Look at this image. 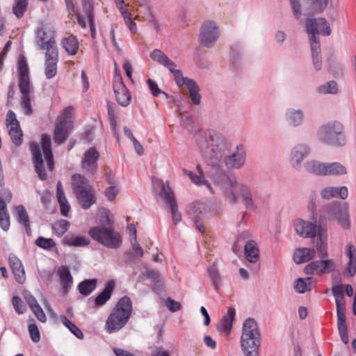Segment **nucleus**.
Returning a JSON list of instances; mask_svg holds the SVG:
<instances>
[{"label": "nucleus", "mask_w": 356, "mask_h": 356, "mask_svg": "<svg viewBox=\"0 0 356 356\" xmlns=\"http://www.w3.org/2000/svg\"><path fill=\"white\" fill-rule=\"evenodd\" d=\"M36 43L40 49H45L46 53L58 51L53 32L46 31L44 27L38 28L37 30Z\"/></svg>", "instance_id": "nucleus-16"}, {"label": "nucleus", "mask_w": 356, "mask_h": 356, "mask_svg": "<svg viewBox=\"0 0 356 356\" xmlns=\"http://www.w3.org/2000/svg\"><path fill=\"white\" fill-rule=\"evenodd\" d=\"M316 139L326 145L342 147L346 144L344 127L337 120L329 121L321 125L316 131Z\"/></svg>", "instance_id": "nucleus-4"}, {"label": "nucleus", "mask_w": 356, "mask_h": 356, "mask_svg": "<svg viewBox=\"0 0 356 356\" xmlns=\"http://www.w3.org/2000/svg\"><path fill=\"white\" fill-rule=\"evenodd\" d=\"M79 204L84 209H89L96 202L94 190L92 188L75 194Z\"/></svg>", "instance_id": "nucleus-30"}, {"label": "nucleus", "mask_w": 356, "mask_h": 356, "mask_svg": "<svg viewBox=\"0 0 356 356\" xmlns=\"http://www.w3.org/2000/svg\"><path fill=\"white\" fill-rule=\"evenodd\" d=\"M8 261L15 280L20 284H24L26 281V274L22 261L14 254H10Z\"/></svg>", "instance_id": "nucleus-24"}, {"label": "nucleus", "mask_w": 356, "mask_h": 356, "mask_svg": "<svg viewBox=\"0 0 356 356\" xmlns=\"http://www.w3.org/2000/svg\"><path fill=\"white\" fill-rule=\"evenodd\" d=\"M83 10L88 19L94 18V8L92 0H82Z\"/></svg>", "instance_id": "nucleus-56"}, {"label": "nucleus", "mask_w": 356, "mask_h": 356, "mask_svg": "<svg viewBox=\"0 0 356 356\" xmlns=\"http://www.w3.org/2000/svg\"><path fill=\"white\" fill-rule=\"evenodd\" d=\"M160 307H166L171 312H177L181 309V304L172 299L170 297L160 298L159 301Z\"/></svg>", "instance_id": "nucleus-41"}, {"label": "nucleus", "mask_w": 356, "mask_h": 356, "mask_svg": "<svg viewBox=\"0 0 356 356\" xmlns=\"http://www.w3.org/2000/svg\"><path fill=\"white\" fill-rule=\"evenodd\" d=\"M19 89L22 94L21 106L26 115L32 113L30 93L31 85L29 75V68L24 56H20L17 65Z\"/></svg>", "instance_id": "nucleus-7"}, {"label": "nucleus", "mask_w": 356, "mask_h": 356, "mask_svg": "<svg viewBox=\"0 0 356 356\" xmlns=\"http://www.w3.org/2000/svg\"><path fill=\"white\" fill-rule=\"evenodd\" d=\"M115 281L108 282L104 290L95 298L94 302L96 307L103 306L110 298L115 288Z\"/></svg>", "instance_id": "nucleus-35"}, {"label": "nucleus", "mask_w": 356, "mask_h": 356, "mask_svg": "<svg viewBox=\"0 0 356 356\" xmlns=\"http://www.w3.org/2000/svg\"><path fill=\"white\" fill-rule=\"evenodd\" d=\"M337 327H347L345 305L337 306Z\"/></svg>", "instance_id": "nucleus-55"}, {"label": "nucleus", "mask_w": 356, "mask_h": 356, "mask_svg": "<svg viewBox=\"0 0 356 356\" xmlns=\"http://www.w3.org/2000/svg\"><path fill=\"white\" fill-rule=\"evenodd\" d=\"M293 225L296 233L301 237L314 238L316 236L318 225H316L313 222L302 219H297Z\"/></svg>", "instance_id": "nucleus-23"}, {"label": "nucleus", "mask_w": 356, "mask_h": 356, "mask_svg": "<svg viewBox=\"0 0 356 356\" xmlns=\"http://www.w3.org/2000/svg\"><path fill=\"white\" fill-rule=\"evenodd\" d=\"M45 76L47 79H51L56 75L57 63L58 60V52L51 51L45 53Z\"/></svg>", "instance_id": "nucleus-28"}, {"label": "nucleus", "mask_w": 356, "mask_h": 356, "mask_svg": "<svg viewBox=\"0 0 356 356\" xmlns=\"http://www.w3.org/2000/svg\"><path fill=\"white\" fill-rule=\"evenodd\" d=\"M6 124L7 127L10 128L11 127H17L19 125V123L16 118L15 113L9 111L6 115Z\"/></svg>", "instance_id": "nucleus-64"}, {"label": "nucleus", "mask_w": 356, "mask_h": 356, "mask_svg": "<svg viewBox=\"0 0 356 356\" xmlns=\"http://www.w3.org/2000/svg\"><path fill=\"white\" fill-rule=\"evenodd\" d=\"M113 88L118 103L122 106H128L130 104L131 95L120 74H115L113 77Z\"/></svg>", "instance_id": "nucleus-15"}, {"label": "nucleus", "mask_w": 356, "mask_h": 356, "mask_svg": "<svg viewBox=\"0 0 356 356\" xmlns=\"http://www.w3.org/2000/svg\"><path fill=\"white\" fill-rule=\"evenodd\" d=\"M306 29L309 34L314 35L322 34L328 36L332 32L329 22L323 17L307 19Z\"/></svg>", "instance_id": "nucleus-18"}, {"label": "nucleus", "mask_w": 356, "mask_h": 356, "mask_svg": "<svg viewBox=\"0 0 356 356\" xmlns=\"http://www.w3.org/2000/svg\"><path fill=\"white\" fill-rule=\"evenodd\" d=\"M119 193V189L115 184H109V186L105 190L104 195L109 201L113 200Z\"/></svg>", "instance_id": "nucleus-57"}, {"label": "nucleus", "mask_w": 356, "mask_h": 356, "mask_svg": "<svg viewBox=\"0 0 356 356\" xmlns=\"http://www.w3.org/2000/svg\"><path fill=\"white\" fill-rule=\"evenodd\" d=\"M10 222L8 212L0 213V227L3 231H8L10 229Z\"/></svg>", "instance_id": "nucleus-60"}, {"label": "nucleus", "mask_w": 356, "mask_h": 356, "mask_svg": "<svg viewBox=\"0 0 356 356\" xmlns=\"http://www.w3.org/2000/svg\"><path fill=\"white\" fill-rule=\"evenodd\" d=\"M60 321L63 324L69 329V330L74 334L78 339H82L83 334L81 330L66 316H61Z\"/></svg>", "instance_id": "nucleus-46"}, {"label": "nucleus", "mask_w": 356, "mask_h": 356, "mask_svg": "<svg viewBox=\"0 0 356 356\" xmlns=\"http://www.w3.org/2000/svg\"><path fill=\"white\" fill-rule=\"evenodd\" d=\"M332 294L334 296L336 306H343L346 305L343 294V288L341 284H335L332 288Z\"/></svg>", "instance_id": "nucleus-45"}, {"label": "nucleus", "mask_w": 356, "mask_h": 356, "mask_svg": "<svg viewBox=\"0 0 356 356\" xmlns=\"http://www.w3.org/2000/svg\"><path fill=\"white\" fill-rule=\"evenodd\" d=\"M107 108H108V120L110 121V124L111 125L112 129L114 132V136L118 140V136H117V134H116L117 122H116V120H115V104L111 102H107Z\"/></svg>", "instance_id": "nucleus-50"}, {"label": "nucleus", "mask_w": 356, "mask_h": 356, "mask_svg": "<svg viewBox=\"0 0 356 356\" xmlns=\"http://www.w3.org/2000/svg\"><path fill=\"white\" fill-rule=\"evenodd\" d=\"M316 257L314 249L302 248L297 250L293 255V259L296 264L307 262Z\"/></svg>", "instance_id": "nucleus-38"}, {"label": "nucleus", "mask_w": 356, "mask_h": 356, "mask_svg": "<svg viewBox=\"0 0 356 356\" xmlns=\"http://www.w3.org/2000/svg\"><path fill=\"white\" fill-rule=\"evenodd\" d=\"M244 254L250 263H257L259 258V249L257 242L253 240L248 241L244 246Z\"/></svg>", "instance_id": "nucleus-32"}, {"label": "nucleus", "mask_w": 356, "mask_h": 356, "mask_svg": "<svg viewBox=\"0 0 356 356\" xmlns=\"http://www.w3.org/2000/svg\"><path fill=\"white\" fill-rule=\"evenodd\" d=\"M28 0H15L13 8V13L17 18H22L28 8Z\"/></svg>", "instance_id": "nucleus-51"}, {"label": "nucleus", "mask_w": 356, "mask_h": 356, "mask_svg": "<svg viewBox=\"0 0 356 356\" xmlns=\"http://www.w3.org/2000/svg\"><path fill=\"white\" fill-rule=\"evenodd\" d=\"M30 149L33 154L35 172L41 180H46L47 179V174L44 168V163L39 145L36 143L32 142L30 143Z\"/></svg>", "instance_id": "nucleus-22"}, {"label": "nucleus", "mask_w": 356, "mask_h": 356, "mask_svg": "<svg viewBox=\"0 0 356 356\" xmlns=\"http://www.w3.org/2000/svg\"><path fill=\"white\" fill-rule=\"evenodd\" d=\"M240 344L245 356L259 355L260 333L257 323L253 318H248L244 321Z\"/></svg>", "instance_id": "nucleus-5"}, {"label": "nucleus", "mask_w": 356, "mask_h": 356, "mask_svg": "<svg viewBox=\"0 0 356 356\" xmlns=\"http://www.w3.org/2000/svg\"><path fill=\"white\" fill-rule=\"evenodd\" d=\"M312 284V278L311 277H307L305 280L298 278L295 282L294 287L297 292L302 293L311 289Z\"/></svg>", "instance_id": "nucleus-44"}, {"label": "nucleus", "mask_w": 356, "mask_h": 356, "mask_svg": "<svg viewBox=\"0 0 356 356\" xmlns=\"http://www.w3.org/2000/svg\"><path fill=\"white\" fill-rule=\"evenodd\" d=\"M197 145L204 160L210 165H215L225 156L229 145L223 136L218 133H211L209 140L199 136Z\"/></svg>", "instance_id": "nucleus-1"}, {"label": "nucleus", "mask_w": 356, "mask_h": 356, "mask_svg": "<svg viewBox=\"0 0 356 356\" xmlns=\"http://www.w3.org/2000/svg\"><path fill=\"white\" fill-rule=\"evenodd\" d=\"M132 313V302L129 297L123 296L115 304L108 316L105 330L114 333L121 330L129 320Z\"/></svg>", "instance_id": "nucleus-3"}, {"label": "nucleus", "mask_w": 356, "mask_h": 356, "mask_svg": "<svg viewBox=\"0 0 356 356\" xmlns=\"http://www.w3.org/2000/svg\"><path fill=\"white\" fill-rule=\"evenodd\" d=\"M213 211L214 207L213 204L199 201L188 204L186 209V214L193 219L196 227L202 232L204 231V226L200 222V220L209 217Z\"/></svg>", "instance_id": "nucleus-12"}, {"label": "nucleus", "mask_w": 356, "mask_h": 356, "mask_svg": "<svg viewBox=\"0 0 356 356\" xmlns=\"http://www.w3.org/2000/svg\"><path fill=\"white\" fill-rule=\"evenodd\" d=\"M184 172L190 177L191 181L194 184L197 186H204L211 191V186L210 183L205 179L204 175L194 174L193 172L186 170H184Z\"/></svg>", "instance_id": "nucleus-42"}, {"label": "nucleus", "mask_w": 356, "mask_h": 356, "mask_svg": "<svg viewBox=\"0 0 356 356\" xmlns=\"http://www.w3.org/2000/svg\"><path fill=\"white\" fill-rule=\"evenodd\" d=\"M99 153L95 147L89 148L83 155L81 168L88 175H93L97 170V161Z\"/></svg>", "instance_id": "nucleus-20"}, {"label": "nucleus", "mask_w": 356, "mask_h": 356, "mask_svg": "<svg viewBox=\"0 0 356 356\" xmlns=\"http://www.w3.org/2000/svg\"><path fill=\"white\" fill-rule=\"evenodd\" d=\"M312 152L311 146L305 143L295 145L290 150V164L296 170H300L302 161Z\"/></svg>", "instance_id": "nucleus-14"}, {"label": "nucleus", "mask_w": 356, "mask_h": 356, "mask_svg": "<svg viewBox=\"0 0 356 356\" xmlns=\"http://www.w3.org/2000/svg\"><path fill=\"white\" fill-rule=\"evenodd\" d=\"M107 226L95 227L90 229L89 234L95 241L104 246L117 249L122 244V237L120 233L114 231L113 221L108 216L106 217Z\"/></svg>", "instance_id": "nucleus-8"}, {"label": "nucleus", "mask_w": 356, "mask_h": 356, "mask_svg": "<svg viewBox=\"0 0 356 356\" xmlns=\"http://www.w3.org/2000/svg\"><path fill=\"white\" fill-rule=\"evenodd\" d=\"M210 278L211 279L215 289L218 290L221 284V277L216 265H212L208 268Z\"/></svg>", "instance_id": "nucleus-52"}, {"label": "nucleus", "mask_w": 356, "mask_h": 356, "mask_svg": "<svg viewBox=\"0 0 356 356\" xmlns=\"http://www.w3.org/2000/svg\"><path fill=\"white\" fill-rule=\"evenodd\" d=\"M325 214L330 220H335L343 229H349L350 222L348 209L339 202H335L327 206Z\"/></svg>", "instance_id": "nucleus-13"}, {"label": "nucleus", "mask_w": 356, "mask_h": 356, "mask_svg": "<svg viewBox=\"0 0 356 356\" xmlns=\"http://www.w3.org/2000/svg\"><path fill=\"white\" fill-rule=\"evenodd\" d=\"M337 90V84L334 81H328L316 88V91L320 94H335Z\"/></svg>", "instance_id": "nucleus-48"}, {"label": "nucleus", "mask_w": 356, "mask_h": 356, "mask_svg": "<svg viewBox=\"0 0 356 356\" xmlns=\"http://www.w3.org/2000/svg\"><path fill=\"white\" fill-rule=\"evenodd\" d=\"M347 172L346 166L339 162L325 163L324 176H340Z\"/></svg>", "instance_id": "nucleus-37"}, {"label": "nucleus", "mask_w": 356, "mask_h": 356, "mask_svg": "<svg viewBox=\"0 0 356 356\" xmlns=\"http://www.w3.org/2000/svg\"><path fill=\"white\" fill-rule=\"evenodd\" d=\"M335 264L327 257L314 261L305 267V273L307 275H322L335 269Z\"/></svg>", "instance_id": "nucleus-19"}, {"label": "nucleus", "mask_w": 356, "mask_h": 356, "mask_svg": "<svg viewBox=\"0 0 356 356\" xmlns=\"http://www.w3.org/2000/svg\"><path fill=\"white\" fill-rule=\"evenodd\" d=\"M88 179L81 174H75L72 177V188L74 194L92 188Z\"/></svg>", "instance_id": "nucleus-36"}, {"label": "nucleus", "mask_w": 356, "mask_h": 356, "mask_svg": "<svg viewBox=\"0 0 356 356\" xmlns=\"http://www.w3.org/2000/svg\"><path fill=\"white\" fill-rule=\"evenodd\" d=\"M320 195L323 199L329 200L333 197H339L346 200L348 195V190L346 186H327L322 188Z\"/></svg>", "instance_id": "nucleus-26"}, {"label": "nucleus", "mask_w": 356, "mask_h": 356, "mask_svg": "<svg viewBox=\"0 0 356 356\" xmlns=\"http://www.w3.org/2000/svg\"><path fill=\"white\" fill-rule=\"evenodd\" d=\"M29 332L31 340L37 343L40 340V334L38 326L35 323L29 325Z\"/></svg>", "instance_id": "nucleus-59"}, {"label": "nucleus", "mask_w": 356, "mask_h": 356, "mask_svg": "<svg viewBox=\"0 0 356 356\" xmlns=\"http://www.w3.org/2000/svg\"><path fill=\"white\" fill-rule=\"evenodd\" d=\"M235 313L236 312L234 308L229 307L228 309L227 314L222 318L216 326V328L219 332H223L226 335H229L230 334Z\"/></svg>", "instance_id": "nucleus-31"}, {"label": "nucleus", "mask_w": 356, "mask_h": 356, "mask_svg": "<svg viewBox=\"0 0 356 356\" xmlns=\"http://www.w3.org/2000/svg\"><path fill=\"white\" fill-rule=\"evenodd\" d=\"M246 152L241 146H237L234 151L223 158V163L229 170L241 168L245 163Z\"/></svg>", "instance_id": "nucleus-17"}, {"label": "nucleus", "mask_w": 356, "mask_h": 356, "mask_svg": "<svg viewBox=\"0 0 356 356\" xmlns=\"http://www.w3.org/2000/svg\"><path fill=\"white\" fill-rule=\"evenodd\" d=\"M304 169L309 173L324 176L325 163L316 160H309L303 165Z\"/></svg>", "instance_id": "nucleus-39"}, {"label": "nucleus", "mask_w": 356, "mask_h": 356, "mask_svg": "<svg viewBox=\"0 0 356 356\" xmlns=\"http://www.w3.org/2000/svg\"><path fill=\"white\" fill-rule=\"evenodd\" d=\"M159 196L162 204L171 214L174 225H177L182 220L181 213L179 210L178 202L175 193L168 181H161L159 184Z\"/></svg>", "instance_id": "nucleus-9"}, {"label": "nucleus", "mask_w": 356, "mask_h": 356, "mask_svg": "<svg viewBox=\"0 0 356 356\" xmlns=\"http://www.w3.org/2000/svg\"><path fill=\"white\" fill-rule=\"evenodd\" d=\"M59 281L64 293H67L73 284V278L67 266H62L58 270Z\"/></svg>", "instance_id": "nucleus-33"}, {"label": "nucleus", "mask_w": 356, "mask_h": 356, "mask_svg": "<svg viewBox=\"0 0 356 356\" xmlns=\"http://www.w3.org/2000/svg\"><path fill=\"white\" fill-rule=\"evenodd\" d=\"M61 45L70 55H75L79 49L78 40L73 35L63 38Z\"/></svg>", "instance_id": "nucleus-40"}, {"label": "nucleus", "mask_w": 356, "mask_h": 356, "mask_svg": "<svg viewBox=\"0 0 356 356\" xmlns=\"http://www.w3.org/2000/svg\"><path fill=\"white\" fill-rule=\"evenodd\" d=\"M12 302L13 307L17 314H22L24 313L25 307L23 304L22 300L19 296H14L13 298Z\"/></svg>", "instance_id": "nucleus-61"}, {"label": "nucleus", "mask_w": 356, "mask_h": 356, "mask_svg": "<svg viewBox=\"0 0 356 356\" xmlns=\"http://www.w3.org/2000/svg\"><path fill=\"white\" fill-rule=\"evenodd\" d=\"M223 188L225 197L230 204H236L241 201L246 209L254 208L252 195L247 185L237 181L236 179L227 177Z\"/></svg>", "instance_id": "nucleus-6"}, {"label": "nucleus", "mask_w": 356, "mask_h": 356, "mask_svg": "<svg viewBox=\"0 0 356 356\" xmlns=\"http://www.w3.org/2000/svg\"><path fill=\"white\" fill-rule=\"evenodd\" d=\"M304 1H309V0H303ZM312 1L313 7L312 10L314 13H321L323 12L330 4V0H311Z\"/></svg>", "instance_id": "nucleus-54"}, {"label": "nucleus", "mask_w": 356, "mask_h": 356, "mask_svg": "<svg viewBox=\"0 0 356 356\" xmlns=\"http://www.w3.org/2000/svg\"><path fill=\"white\" fill-rule=\"evenodd\" d=\"M220 36L218 23L215 20H206L200 26L198 42L206 48H211L216 44Z\"/></svg>", "instance_id": "nucleus-11"}, {"label": "nucleus", "mask_w": 356, "mask_h": 356, "mask_svg": "<svg viewBox=\"0 0 356 356\" xmlns=\"http://www.w3.org/2000/svg\"><path fill=\"white\" fill-rule=\"evenodd\" d=\"M56 197L59 204L68 202L63 188V184L60 181H58L56 185Z\"/></svg>", "instance_id": "nucleus-62"}, {"label": "nucleus", "mask_w": 356, "mask_h": 356, "mask_svg": "<svg viewBox=\"0 0 356 356\" xmlns=\"http://www.w3.org/2000/svg\"><path fill=\"white\" fill-rule=\"evenodd\" d=\"M70 223L66 220H60L55 222L52 225L54 234L58 236H63L68 229Z\"/></svg>", "instance_id": "nucleus-49"}, {"label": "nucleus", "mask_w": 356, "mask_h": 356, "mask_svg": "<svg viewBox=\"0 0 356 356\" xmlns=\"http://www.w3.org/2000/svg\"><path fill=\"white\" fill-rule=\"evenodd\" d=\"M157 62L172 74L174 81L179 88L185 86L188 89L189 97L194 104H200V88L193 79L184 76L181 71L177 69L176 64L160 50H157Z\"/></svg>", "instance_id": "nucleus-2"}, {"label": "nucleus", "mask_w": 356, "mask_h": 356, "mask_svg": "<svg viewBox=\"0 0 356 356\" xmlns=\"http://www.w3.org/2000/svg\"><path fill=\"white\" fill-rule=\"evenodd\" d=\"M41 143L44 156L47 163V170L51 172L54 168V161L51 151L50 136L46 134H42Z\"/></svg>", "instance_id": "nucleus-27"}, {"label": "nucleus", "mask_w": 356, "mask_h": 356, "mask_svg": "<svg viewBox=\"0 0 356 356\" xmlns=\"http://www.w3.org/2000/svg\"><path fill=\"white\" fill-rule=\"evenodd\" d=\"M293 10V16L298 19L302 15L301 5L300 0H289Z\"/></svg>", "instance_id": "nucleus-63"}, {"label": "nucleus", "mask_w": 356, "mask_h": 356, "mask_svg": "<svg viewBox=\"0 0 356 356\" xmlns=\"http://www.w3.org/2000/svg\"><path fill=\"white\" fill-rule=\"evenodd\" d=\"M67 243L72 246L81 247L88 245V241L83 236H76L68 238Z\"/></svg>", "instance_id": "nucleus-58"}, {"label": "nucleus", "mask_w": 356, "mask_h": 356, "mask_svg": "<svg viewBox=\"0 0 356 356\" xmlns=\"http://www.w3.org/2000/svg\"><path fill=\"white\" fill-rule=\"evenodd\" d=\"M35 245L44 250H51L56 246V243L52 238H46L42 236L38 237L35 242Z\"/></svg>", "instance_id": "nucleus-53"}, {"label": "nucleus", "mask_w": 356, "mask_h": 356, "mask_svg": "<svg viewBox=\"0 0 356 356\" xmlns=\"http://www.w3.org/2000/svg\"><path fill=\"white\" fill-rule=\"evenodd\" d=\"M73 111L72 106H67L57 118L54 131V140L57 145L63 144L68 138L72 128Z\"/></svg>", "instance_id": "nucleus-10"}, {"label": "nucleus", "mask_w": 356, "mask_h": 356, "mask_svg": "<svg viewBox=\"0 0 356 356\" xmlns=\"http://www.w3.org/2000/svg\"><path fill=\"white\" fill-rule=\"evenodd\" d=\"M325 217L321 216L319 217L318 220V232L316 233V236H318L316 241V250L318 252V256L321 259H324L327 257V226L323 225V220Z\"/></svg>", "instance_id": "nucleus-21"}, {"label": "nucleus", "mask_w": 356, "mask_h": 356, "mask_svg": "<svg viewBox=\"0 0 356 356\" xmlns=\"http://www.w3.org/2000/svg\"><path fill=\"white\" fill-rule=\"evenodd\" d=\"M284 119L291 127H297L302 124L305 115L301 109L290 108L286 110Z\"/></svg>", "instance_id": "nucleus-29"}, {"label": "nucleus", "mask_w": 356, "mask_h": 356, "mask_svg": "<svg viewBox=\"0 0 356 356\" xmlns=\"http://www.w3.org/2000/svg\"><path fill=\"white\" fill-rule=\"evenodd\" d=\"M14 213L17 222L24 227L27 235L31 236V227L29 215L25 207L23 205L16 206L14 208Z\"/></svg>", "instance_id": "nucleus-34"}, {"label": "nucleus", "mask_w": 356, "mask_h": 356, "mask_svg": "<svg viewBox=\"0 0 356 356\" xmlns=\"http://www.w3.org/2000/svg\"><path fill=\"white\" fill-rule=\"evenodd\" d=\"M96 286L97 280L95 279L86 280L78 285V289L81 294L88 296L95 289Z\"/></svg>", "instance_id": "nucleus-43"}, {"label": "nucleus", "mask_w": 356, "mask_h": 356, "mask_svg": "<svg viewBox=\"0 0 356 356\" xmlns=\"http://www.w3.org/2000/svg\"><path fill=\"white\" fill-rule=\"evenodd\" d=\"M115 3L129 31L132 33H136L137 31L136 24L133 20L132 14L128 8L129 3H125L124 0H115Z\"/></svg>", "instance_id": "nucleus-25"}, {"label": "nucleus", "mask_w": 356, "mask_h": 356, "mask_svg": "<svg viewBox=\"0 0 356 356\" xmlns=\"http://www.w3.org/2000/svg\"><path fill=\"white\" fill-rule=\"evenodd\" d=\"M9 135L11 138L13 143L16 146H19L23 141V133L20 128V126L11 127L9 128Z\"/></svg>", "instance_id": "nucleus-47"}]
</instances>
